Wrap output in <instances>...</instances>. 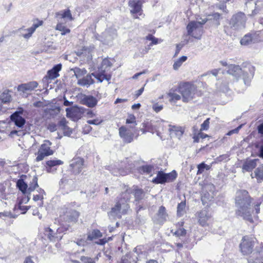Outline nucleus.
<instances>
[{
    "mask_svg": "<svg viewBox=\"0 0 263 263\" xmlns=\"http://www.w3.org/2000/svg\"><path fill=\"white\" fill-rule=\"evenodd\" d=\"M253 39L251 34L245 35L241 40L240 43L242 45H249L253 42Z\"/></svg>",
    "mask_w": 263,
    "mask_h": 263,
    "instance_id": "nucleus-36",
    "label": "nucleus"
},
{
    "mask_svg": "<svg viewBox=\"0 0 263 263\" xmlns=\"http://www.w3.org/2000/svg\"><path fill=\"white\" fill-rule=\"evenodd\" d=\"M168 96L170 98V101L171 102H176L181 99V96L176 93L170 92Z\"/></svg>",
    "mask_w": 263,
    "mask_h": 263,
    "instance_id": "nucleus-43",
    "label": "nucleus"
},
{
    "mask_svg": "<svg viewBox=\"0 0 263 263\" xmlns=\"http://www.w3.org/2000/svg\"><path fill=\"white\" fill-rule=\"evenodd\" d=\"M257 160H250L246 162L242 166V169L247 172H250L256 166Z\"/></svg>",
    "mask_w": 263,
    "mask_h": 263,
    "instance_id": "nucleus-26",
    "label": "nucleus"
},
{
    "mask_svg": "<svg viewBox=\"0 0 263 263\" xmlns=\"http://www.w3.org/2000/svg\"><path fill=\"white\" fill-rule=\"evenodd\" d=\"M186 203L185 201H182L178 204L177 206V215L178 216H182L185 212Z\"/></svg>",
    "mask_w": 263,
    "mask_h": 263,
    "instance_id": "nucleus-38",
    "label": "nucleus"
},
{
    "mask_svg": "<svg viewBox=\"0 0 263 263\" xmlns=\"http://www.w3.org/2000/svg\"><path fill=\"white\" fill-rule=\"evenodd\" d=\"M24 113V109L23 108H18L17 110L13 114H16L17 116H22Z\"/></svg>",
    "mask_w": 263,
    "mask_h": 263,
    "instance_id": "nucleus-59",
    "label": "nucleus"
},
{
    "mask_svg": "<svg viewBox=\"0 0 263 263\" xmlns=\"http://www.w3.org/2000/svg\"><path fill=\"white\" fill-rule=\"evenodd\" d=\"M136 118L134 115H130L126 120V123L127 124H134L132 127H135L136 125Z\"/></svg>",
    "mask_w": 263,
    "mask_h": 263,
    "instance_id": "nucleus-45",
    "label": "nucleus"
},
{
    "mask_svg": "<svg viewBox=\"0 0 263 263\" xmlns=\"http://www.w3.org/2000/svg\"><path fill=\"white\" fill-rule=\"evenodd\" d=\"M51 143L48 140H45L41 145L36 153L35 161L37 162L43 160L45 157L52 155L53 151L50 148Z\"/></svg>",
    "mask_w": 263,
    "mask_h": 263,
    "instance_id": "nucleus-10",
    "label": "nucleus"
},
{
    "mask_svg": "<svg viewBox=\"0 0 263 263\" xmlns=\"http://www.w3.org/2000/svg\"><path fill=\"white\" fill-rule=\"evenodd\" d=\"M252 2H254V3L255 4V5L256 6V8H257V7H259V5L258 4L259 1H257V2H255V0H247L246 4L247 5L248 4H249V3H250ZM257 8L254 9L252 11V13L251 15L254 16L255 14H257Z\"/></svg>",
    "mask_w": 263,
    "mask_h": 263,
    "instance_id": "nucleus-48",
    "label": "nucleus"
},
{
    "mask_svg": "<svg viewBox=\"0 0 263 263\" xmlns=\"http://www.w3.org/2000/svg\"><path fill=\"white\" fill-rule=\"evenodd\" d=\"M44 235L50 241L53 242L59 241L62 238L60 229H58L56 232H55L50 228H45L44 229Z\"/></svg>",
    "mask_w": 263,
    "mask_h": 263,
    "instance_id": "nucleus-13",
    "label": "nucleus"
},
{
    "mask_svg": "<svg viewBox=\"0 0 263 263\" xmlns=\"http://www.w3.org/2000/svg\"><path fill=\"white\" fill-rule=\"evenodd\" d=\"M117 37V31L114 28H108L100 36V40L104 44H108Z\"/></svg>",
    "mask_w": 263,
    "mask_h": 263,
    "instance_id": "nucleus-12",
    "label": "nucleus"
},
{
    "mask_svg": "<svg viewBox=\"0 0 263 263\" xmlns=\"http://www.w3.org/2000/svg\"><path fill=\"white\" fill-rule=\"evenodd\" d=\"M79 213L75 210H72L67 213V216L68 218L69 221L76 222L79 217Z\"/></svg>",
    "mask_w": 263,
    "mask_h": 263,
    "instance_id": "nucleus-31",
    "label": "nucleus"
},
{
    "mask_svg": "<svg viewBox=\"0 0 263 263\" xmlns=\"http://www.w3.org/2000/svg\"><path fill=\"white\" fill-rule=\"evenodd\" d=\"M11 99V97L9 90H5L0 96V100L4 103L10 102Z\"/></svg>",
    "mask_w": 263,
    "mask_h": 263,
    "instance_id": "nucleus-37",
    "label": "nucleus"
},
{
    "mask_svg": "<svg viewBox=\"0 0 263 263\" xmlns=\"http://www.w3.org/2000/svg\"><path fill=\"white\" fill-rule=\"evenodd\" d=\"M61 64L55 65L51 69L47 71V74L44 78V79L54 80L59 77V72L61 70Z\"/></svg>",
    "mask_w": 263,
    "mask_h": 263,
    "instance_id": "nucleus-19",
    "label": "nucleus"
},
{
    "mask_svg": "<svg viewBox=\"0 0 263 263\" xmlns=\"http://www.w3.org/2000/svg\"><path fill=\"white\" fill-rule=\"evenodd\" d=\"M197 217L199 224L202 227L209 225V221L211 219V215L206 210H202L197 213Z\"/></svg>",
    "mask_w": 263,
    "mask_h": 263,
    "instance_id": "nucleus-15",
    "label": "nucleus"
},
{
    "mask_svg": "<svg viewBox=\"0 0 263 263\" xmlns=\"http://www.w3.org/2000/svg\"><path fill=\"white\" fill-rule=\"evenodd\" d=\"M63 162L61 160L53 159L50 160L46 162V169L47 172L51 173L52 172V167L62 165Z\"/></svg>",
    "mask_w": 263,
    "mask_h": 263,
    "instance_id": "nucleus-23",
    "label": "nucleus"
},
{
    "mask_svg": "<svg viewBox=\"0 0 263 263\" xmlns=\"http://www.w3.org/2000/svg\"><path fill=\"white\" fill-rule=\"evenodd\" d=\"M177 173L173 171L170 173H165L162 171H159L157 176L154 178L152 182L156 184H163L165 182H172L177 177Z\"/></svg>",
    "mask_w": 263,
    "mask_h": 263,
    "instance_id": "nucleus-9",
    "label": "nucleus"
},
{
    "mask_svg": "<svg viewBox=\"0 0 263 263\" xmlns=\"http://www.w3.org/2000/svg\"><path fill=\"white\" fill-rule=\"evenodd\" d=\"M102 237V233L98 229L93 230L87 236V239L88 240H92L93 239L98 238Z\"/></svg>",
    "mask_w": 263,
    "mask_h": 263,
    "instance_id": "nucleus-34",
    "label": "nucleus"
},
{
    "mask_svg": "<svg viewBox=\"0 0 263 263\" xmlns=\"http://www.w3.org/2000/svg\"><path fill=\"white\" fill-rule=\"evenodd\" d=\"M185 234L186 230L183 228L179 229L175 232V235L178 237L184 236Z\"/></svg>",
    "mask_w": 263,
    "mask_h": 263,
    "instance_id": "nucleus-50",
    "label": "nucleus"
},
{
    "mask_svg": "<svg viewBox=\"0 0 263 263\" xmlns=\"http://www.w3.org/2000/svg\"><path fill=\"white\" fill-rule=\"evenodd\" d=\"M242 124L239 125L237 128L229 131L227 133V135H228V136H231V135H232V134H237L238 133V132H239V130H240V129L242 127Z\"/></svg>",
    "mask_w": 263,
    "mask_h": 263,
    "instance_id": "nucleus-52",
    "label": "nucleus"
},
{
    "mask_svg": "<svg viewBox=\"0 0 263 263\" xmlns=\"http://www.w3.org/2000/svg\"><path fill=\"white\" fill-rule=\"evenodd\" d=\"M187 59V57L186 56H182L177 60L174 62V63L173 65V68L174 70H177L181 66L183 63L185 62Z\"/></svg>",
    "mask_w": 263,
    "mask_h": 263,
    "instance_id": "nucleus-30",
    "label": "nucleus"
},
{
    "mask_svg": "<svg viewBox=\"0 0 263 263\" xmlns=\"http://www.w3.org/2000/svg\"><path fill=\"white\" fill-rule=\"evenodd\" d=\"M208 21L206 18L201 19V21H192L189 23L186 28L188 34L193 37L200 40L203 32L202 25Z\"/></svg>",
    "mask_w": 263,
    "mask_h": 263,
    "instance_id": "nucleus-5",
    "label": "nucleus"
},
{
    "mask_svg": "<svg viewBox=\"0 0 263 263\" xmlns=\"http://www.w3.org/2000/svg\"><path fill=\"white\" fill-rule=\"evenodd\" d=\"M102 120L99 119H96L93 120H89L87 121V123L89 124L99 125L102 122Z\"/></svg>",
    "mask_w": 263,
    "mask_h": 263,
    "instance_id": "nucleus-53",
    "label": "nucleus"
},
{
    "mask_svg": "<svg viewBox=\"0 0 263 263\" xmlns=\"http://www.w3.org/2000/svg\"><path fill=\"white\" fill-rule=\"evenodd\" d=\"M219 70H220V69H215L211 70V71L208 72L206 74H208L209 73H211L213 76L216 77L218 74Z\"/></svg>",
    "mask_w": 263,
    "mask_h": 263,
    "instance_id": "nucleus-60",
    "label": "nucleus"
},
{
    "mask_svg": "<svg viewBox=\"0 0 263 263\" xmlns=\"http://www.w3.org/2000/svg\"><path fill=\"white\" fill-rule=\"evenodd\" d=\"M74 75L78 79H81V77L85 75L87 73V71L85 69H80L79 68H75L73 69Z\"/></svg>",
    "mask_w": 263,
    "mask_h": 263,
    "instance_id": "nucleus-40",
    "label": "nucleus"
},
{
    "mask_svg": "<svg viewBox=\"0 0 263 263\" xmlns=\"http://www.w3.org/2000/svg\"><path fill=\"white\" fill-rule=\"evenodd\" d=\"M158 220L160 222H162L166 220L167 214L166 212L165 208L163 206H161L159 208V211L157 213Z\"/></svg>",
    "mask_w": 263,
    "mask_h": 263,
    "instance_id": "nucleus-27",
    "label": "nucleus"
},
{
    "mask_svg": "<svg viewBox=\"0 0 263 263\" xmlns=\"http://www.w3.org/2000/svg\"><path fill=\"white\" fill-rule=\"evenodd\" d=\"M134 195L136 200H139L144 196L143 191L141 189H136L134 191Z\"/></svg>",
    "mask_w": 263,
    "mask_h": 263,
    "instance_id": "nucleus-44",
    "label": "nucleus"
},
{
    "mask_svg": "<svg viewBox=\"0 0 263 263\" xmlns=\"http://www.w3.org/2000/svg\"><path fill=\"white\" fill-rule=\"evenodd\" d=\"M16 186L23 194H25L28 192V185L23 179H18L17 181Z\"/></svg>",
    "mask_w": 263,
    "mask_h": 263,
    "instance_id": "nucleus-29",
    "label": "nucleus"
},
{
    "mask_svg": "<svg viewBox=\"0 0 263 263\" xmlns=\"http://www.w3.org/2000/svg\"><path fill=\"white\" fill-rule=\"evenodd\" d=\"M80 259L83 263H96L93 259L90 257L82 256Z\"/></svg>",
    "mask_w": 263,
    "mask_h": 263,
    "instance_id": "nucleus-47",
    "label": "nucleus"
},
{
    "mask_svg": "<svg viewBox=\"0 0 263 263\" xmlns=\"http://www.w3.org/2000/svg\"><path fill=\"white\" fill-rule=\"evenodd\" d=\"M81 102L82 104L92 108L97 104L98 100L95 97L92 96L84 95L81 99Z\"/></svg>",
    "mask_w": 263,
    "mask_h": 263,
    "instance_id": "nucleus-20",
    "label": "nucleus"
},
{
    "mask_svg": "<svg viewBox=\"0 0 263 263\" xmlns=\"http://www.w3.org/2000/svg\"><path fill=\"white\" fill-rule=\"evenodd\" d=\"M108 170L111 172V173L114 176H125L128 173V171L126 170L117 168L115 166H108Z\"/></svg>",
    "mask_w": 263,
    "mask_h": 263,
    "instance_id": "nucleus-25",
    "label": "nucleus"
},
{
    "mask_svg": "<svg viewBox=\"0 0 263 263\" xmlns=\"http://www.w3.org/2000/svg\"><path fill=\"white\" fill-rule=\"evenodd\" d=\"M92 76H93L92 74H88L81 79H78V84L82 86L89 87L95 82L93 79L92 78Z\"/></svg>",
    "mask_w": 263,
    "mask_h": 263,
    "instance_id": "nucleus-22",
    "label": "nucleus"
},
{
    "mask_svg": "<svg viewBox=\"0 0 263 263\" xmlns=\"http://www.w3.org/2000/svg\"><path fill=\"white\" fill-rule=\"evenodd\" d=\"M138 130L135 127H126L122 126L119 129V133L120 137L122 139L123 142L125 143L132 142L134 138V135L137 132Z\"/></svg>",
    "mask_w": 263,
    "mask_h": 263,
    "instance_id": "nucleus-8",
    "label": "nucleus"
},
{
    "mask_svg": "<svg viewBox=\"0 0 263 263\" xmlns=\"http://www.w3.org/2000/svg\"><path fill=\"white\" fill-rule=\"evenodd\" d=\"M254 245L253 238L248 236L243 237L241 242L240 244V248L241 252L244 255H248L252 252Z\"/></svg>",
    "mask_w": 263,
    "mask_h": 263,
    "instance_id": "nucleus-11",
    "label": "nucleus"
},
{
    "mask_svg": "<svg viewBox=\"0 0 263 263\" xmlns=\"http://www.w3.org/2000/svg\"><path fill=\"white\" fill-rule=\"evenodd\" d=\"M90 49L87 47H84L81 52H78L77 54L79 56H87V60L90 59L91 55L90 54Z\"/></svg>",
    "mask_w": 263,
    "mask_h": 263,
    "instance_id": "nucleus-39",
    "label": "nucleus"
},
{
    "mask_svg": "<svg viewBox=\"0 0 263 263\" xmlns=\"http://www.w3.org/2000/svg\"><path fill=\"white\" fill-rule=\"evenodd\" d=\"M84 160L80 157L73 158L70 163L71 171L74 174H79L83 168Z\"/></svg>",
    "mask_w": 263,
    "mask_h": 263,
    "instance_id": "nucleus-14",
    "label": "nucleus"
},
{
    "mask_svg": "<svg viewBox=\"0 0 263 263\" xmlns=\"http://www.w3.org/2000/svg\"><path fill=\"white\" fill-rule=\"evenodd\" d=\"M111 64L107 59H104L101 64V66L98 68V72L96 73H92V74L95 77L99 82H102L104 80L109 81L111 79V75L108 74L106 72L108 70Z\"/></svg>",
    "mask_w": 263,
    "mask_h": 263,
    "instance_id": "nucleus-7",
    "label": "nucleus"
},
{
    "mask_svg": "<svg viewBox=\"0 0 263 263\" xmlns=\"http://www.w3.org/2000/svg\"><path fill=\"white\" fill-rule=\"evenodd\" d=\"M168 131L172 137L180 139L184 132V128L181 126L169 125Z\"/></svg>",
    "mask_w": 263,
    "mask_h": 263,
    "instance_id": "nucleus-16",
    "label": "nucleus"
},
{
    "mask_svg": "<svg viewBox=\"0 0 263 263\" xmlns=\"http://www.w3.org/2000/svg\"><path fill=\"white\" fill-rule=\"evenodd\" d=\"M38 86V83L36 81H31L27 83L22 84L18 86L17 90L23 92L31 91Z\"/></svg>",
    "mask_w": 263,
    "mask_h": 263,
    "instance_id": "nucleus-18",
    "label": "nucleus"
},
{
    "mask_svg": "<svg viewBox=\"0 0 263 263\" xmlns=\"http://www.w3.org/2000/svg\"><path fill=\"white\" fill-rule=\"evenodd\" d=\"M179 91L181 94L182 101L187 102L194 98L197 92V87L194 84L186 82L180 85Z\"/></svg>",
    "mask_w": 263,
    "mask_h": 263,
    "instance_id": "nucleus-6",
    "label": "nucleus"
},
{
    "mask_svg": "<svg viewBox=\"0 0 263 263\" xmlns=\"http://www.w3.org/2000/svg\"><path fill=\"white\" fill-rule=\"evenodd\" d=\"M24 263H34L32 260L31 257L29 256L26 258Z\"/></svg>",
    "mask_w": 263,
    "mask_h": 263,
    "instance_id": "nucleus-63",
    "label": "nucleus"
},
{
    "mask_svg": "<svg viewBox=\"0 0 263 263\" xmlns=\"http://www.w3.org/2000/svg\"><path fill=\"white\" fill-rule=\"evenodd\" d=\"M154 167L151 165H144L138 168V171L140 173L149 174L153 170Z\"/></svg>",
    "mask_w": 263,
    "mask_h": 263,
    "instance_id": "nucleus-35",
    "label": "nucleus"
},
{
    "mask_svg": "<svg viewBox=\"0 0 263 263\" xmlns=\"http://www.w3.org/2000/svg\"><path fill=\"white\" fill-rule=\"evenodd\" d=\"M145 39L146 40L151 41L152 42L149 44L148 46V48L146 50V53H147L148 50L150 49V46H153V45H157L159 43L162 42L161 40H159L158 39L155 37L152 34H148L145 37Z\"/></svg>",
    "mask_w": 263,
    "mask_h": 263,
    "instance_id": "nucleus-28",
    "label": "nucleus"
},
{
    "mask_svg": "<svg viewBox=\"0 0 263 263\" xmlns=\"http://www.w3.org/2000/svg\"><path fill=\"white\" fill-rule=\"evenodd\" d=\"M247 17L245 13L239 12L234 14L229 21V25L224 26V31L231 35L234 31L242 29L246 27Z\"/></svg>",
    "mask_w": 263,
    "mask_h": 263,
    "instance_id": "nucleus-4",
    "label": "nucleus"
},
{
    "mask_svg": "<svg viewBox=\"0 0 263 263\" xmlns=\"http://www.w3.org/2000/svg\"><path fill=\"white\" fill-rule=\"evenodd\" d=\"M43 21H39L36 23H34L32 26L28 28V29H24L21 28V30L27 32V33L22 34V36L25 39H29L30 37L33 34V33L35 31L36 29L38 28L39 26L42 25Z\"/></svg>",
    "mask_w": 263,
    "mask_h": 263,
    "instance_id": "nucleus-21",
    "label": "nucleus"
},
{
    "mask_svg": "<svg viewBox=\"0 0 263 263\" xmlns=\"http://www.w3.org/2000/svg\"><path fill=\"white\" fill-rule=\"evenodd\" d=\"M60 124L62 126L63 130H65V129L70 130V128L68 127L66 125V120L65 119H63L60 121Z\"/></svg>",
    "mask_w": 263,
    "mask_h": 263,
    "instance_id": "nucleus-54",
    "label": "nucleus"
},
{
    "mask_svg": "<svg viewBox=\"0 0 263 263\" xmlns=\"http://www.w3.org/2000/svg\"><path fill=\"white\" fill-rule=\"evenodd\" d=\"M30 200V197L28 195H27L26 197H24L22 198L21 202H20V204H21L22 203H27Z\"/></svg>",
    "mask_w": 263,
    "mask_h": 263,
    "instance_id": "nucleus-61",
    "label": "nucleus"
},
{
    "mask_svg": "<svg viewBox=\"0 0 263 263\" xmlns=\"http://www.w3.org/2000/svg\"><path fill=\"white\" fill-rule=\"evenodd\" d=\"M163 108V105H160L158 103H156L153 104L152 106L153 109L156 112H159Z\"/></svg>",
    "mask_w": 263,
    "mask_h": 263,
    "instance_id": "nucleus-49",
    "label": "nucleus"
},
{
    "mask_svg": "<svg viewBox=\"0 0 263 263\" xmlns=\"http://www.w3.org/2000/svg\"><path fill=\"white\" fill-rule=\"evenodd\" d=\"M10 119L15 125L18 127H23L26 123V120L22 116H17L16 114H13L10 116Z\"/></svg>",
    "mask_w": 263,
    "mask_h": 263,
    "instance_id": "nucleus-24",
    "label": "nucleus"
},
{
    "mask_svg": "<svg viewBox=\"0 0 263 263\" xmlns=\"http://www.w3.org/2000/svg\"><path fill=\"white\" fill-rule=\"evenodd\" d=\"M227 69V72L230 74L242 77L245 84L247 85H249L254 76L255 70L254 67L251 65H248L246 69L242 70L238 65L230 64L229 65Z\"/></svg>",
    "mask_w": 263,
    "mask_h": 263,
    "instance_id": "nucleus-3",
    "label": "nucleus"
},
{
    "mask_svg": "<svg viewBox=\"0 0 263 263\" xmlns=\"http://www.w3.org/2000/svg\"><path fill=\"white\" fill-rule=\"evenodd\" d=\"M44 198V196L42 194H37L33 196V200L34 201H37L38 200H42Z\"/></svg>",
    "mask_w": 263,
    "mask_h": 263,
    "instance_id": "nucleus-55",
    "label": "nucleus"
},
{
    "mask_svg": "<svg viewBox=\"0 0 263 263\" xmlns=\"http://www.w3.org/2000/svg\"><path fill=\"white\" fill-rule=\"evenodd\" d=\"M252 178H256L258 181H263V170L261 168L258 167L255 171L254 173L251 174Z\"/></svg>",
    "mask_w": 263,
    "mask_h": 263,
    "instance_id": "nucleus-33",
    "label": "nucleus"
},
{
    "mask_svg": "<svg viewBox=\"0 0 263 263\" xmlns=\"http://www.w3.org/2000/svg\"><path fill=\"white\" fill-rule=\"evenodd\" d=\"M37 186V179L36 177H34L32 179L31 184L27 190L28 194H30V193L33 191Z\"/></svg>",
    "mask_w": 263,
    "mask_h": 263,
    "instance_id": "nucleus-41",
    "label": "nucleus"
},
{
    "mask_svg": "<svg viewBox=\"0 0 263 263\" xmlns=\"http://www.w3.org/2000/svg\"><path fill=\"white\" fill-rule=\"evenodd\" d=\"M55 29L61 31V35H64L70 32V30L63 25V22H58Z\"/></svg>",
    "mask_w": 263,
    "mask_h": 263,
    "instance_id": "nucleus-32",
    "label": "nucleus"
},
{
    "mask_svg": "<svg viewBox=\"0 0 263 263\" xmlns=\"http://www.w3.org/2000/svg\"><path fill=\"white\" fill-rule=\"evenodd\" d=\"M235 205L237 208L236 214L238 216L250 222H254L257 220V214L260 212V203H257L253 207L251 206V198L247 191L241 190L238 191L236 193Z\"/></svg>",
    "mask_w": 263,
    "mask_h": 263,
    "instance_id": "nucleus-1",
    "label": "nucleus"
},
{
    "mask_svg": "<svg viewBox=\"0 0 263 263\" xmlns=\"http://www.w3.org/2000/svg\"><path fill=\"white\" fill-rule=\"evenodd\" d=\"M48 129L51 132H54L57 130V126L54 124H50Z\"/></svg>",
    "mask_w": 263,
    "mask_h": 263,
    "instance_id": "nucleus-57",
    "label": "nucleus"
},
{
    "mask_svg": "<svg viewBox=\"0 0 263 263\" xmlns=\"http://www.w3.org/2000/svg\"><path fill=\"white\" fill-rule=\"evenodd\" d=\"M210 118L206 119L201 125V130H206L209 128Z\"/></svg>",
    "mask_w": 263,
    "mask_h": 263,
    "instance_id": "nucleus-46",
    "label": "nucleus"
},
{
    "mask_svg": "<svg viewBox=\"0 0 263 263\" xmlns=\"http://www.w3.org/2000/svg\"><path fill=\"white\" fill-rule=\"evenodd\" d=\"M212 16L213 17L214 19L218 20L220 17V14L218 13H214L213 14Z\"/></svg>",
    "mask_w": 263,
    "mask_h": 263,
    "instance_id": "nucleus-64",
    "label": "nucleus"
},
{
    "mask_svg": "<svg viewBox=\"0 0 263 263\" xmlns=\"http://www.w3.org/2000/svg\"><path fill=\"white\" fill-rule=\"evenodd\" d=\"M257 129L258 133L263 135V123L258 126Z\"/></svg>",
    "mask_w": 263,
    "mask_h": 263,
    "instance_id": "nucleus-62",
    "label": "nucleus"
},
{
    "mask_svg": "<svg viewBox=\"0 0 263 263\" xmlns=\"http://www.w3.org/2000/svg\"><path fill=\"white\" fill-rule=\"evenodd\" d=\"M130 190H126L125 192L121 194L120 197L117 201L115 206L112 207L111 211L108 213L110 218H121L122 215L127 213L129 208L127 202L130 198Z\"/></svg>",
    "mask_w": 263,
    "mask_h": 263,
    "instance_id": "nucleus-2",
    "label": "nucleus"
},
{
    "mask_svg": "<svg viewBox=\"0 0 263 263\" xmlns=\"http://www.w3.org/2000/svg\"><path fill=\"white\" fill-rule=\"evenodd\" d=\"M108 242V240L107 238H103L99 239L98 241L96 242V243L98 245H103Z\"/></svg>",
    "mask_w": 263,
    "mask_h": 263,
    "instance_id": "nucleus-58",
    "label": "nucleus"
},
{
    "mask_svg": "<svg viewBox=\"0 0 263 263\" xmlns=\"http://www.w3.org/2000/svg\"><path fill=\"white\" fill-rule=\"evenodd\" d=\"M55 17L58 22H62V20L66 21H71L73 18L69 9L61 10L55 13Z\"/></svg>",
    "mask_w": 263,
    "mask_h": 263,
    "instance_id": "nucleus-17",
    "label": "nucleus"
},
{
    "mask_svg": "<svg viewBox=\"0 0 263 263\" xmlns=\"http://www.w3.org/2000/svg\"><path fill=\"white\" fill-rule=\"evenodd\" d=\"M210 166L205 164L204 162H202L197 166L198 171L197 174H201L204 172L205 169L209 170H210Z\"/></svg>",
    "mask_w": 263,
    "mask_h": 263,
    "instance_id": "nucleus-42",
    "label": "nucleus"
},
{
    "mask_svg": "<svg viewBox=\"0 0 263 263\" xmlns=\"http://www.w3.org/2000/svg\"><path fill=\"white\" fill-rule=\"evenodd\" d=\"M76 242L79 246H84L87 243V241L84 238H79Z\"/></svg>",
    "mask_w": 263,
    "mask_h": 263,
    "instance_id": "nucleus-51",
    "label": "nucleus"
},
{
    "mask_svg": "<svg viewBox=\"0 0 263 263\" xmlns=\"http://www.w3.org/2000/svg\"><path fill=\"white\" fill-rule=\"evenodd\" d=\"M144 89V87H142V88H141L140 89H139V90L135 92V96L136 98L139 97L143 93Z\"/></svg>",
    "mask_w": 263,
    "mask_h": 263,
    "instance_id": "nucleus-56",
    "label": "nucleus"
}]
</instances>
